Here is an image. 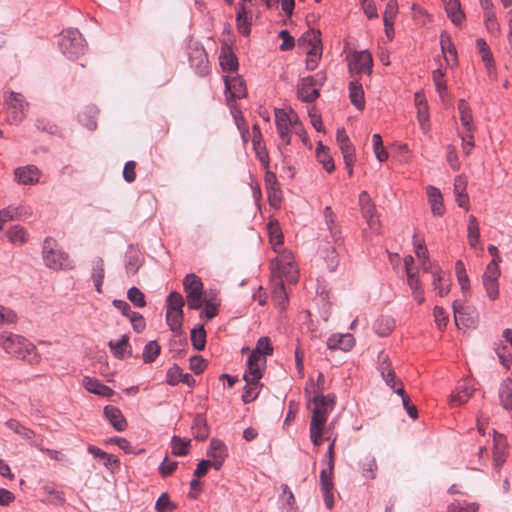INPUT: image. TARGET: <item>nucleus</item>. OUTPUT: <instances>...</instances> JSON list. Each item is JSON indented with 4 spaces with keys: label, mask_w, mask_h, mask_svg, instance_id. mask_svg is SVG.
Masks as SVG:
<instances>
[{
    "label": "nucleus",
    "mask_w": 512,
    "mask_h": 512,
    "mask_svg": "<svg viewBox=\"0 0 512 512\" xmlns=\"http://www.w3.org/2000/svg\"><path fill=\"white\" fill-rule=\"evenodd\" d=\"M0 346L6 353L29 363L38 362L36 347L26 338L11 332L0 334Z\"/></svg>",
    "instance_id": "f257e3e1"
},
{
    "label": "nucleus",
    "mask_w": 512,
    "mask_h": 512,
    "mask_svg": "<svg viewBox=\"0 0 512 512\" xmlns=\"http://www.w3.org/2000/svg\"><path fill=\"white\" fill-rule=\"evenodd\" d=\"M299 46L307 48L306 69L313 71L317 68L322 55L321 32L309 30L298 39Z\"/></svg>",
    "instance_id": "f03ea898"
},
{
    "label": "nucleus",
    "mask_w": 512,
    "mask_h": 512,
    "mask_svg": "<svg viewBox=\"0 0 512 512\" xmlns=\"http://www.w3.org/2000/svg\"><path fill=\"white\" fill-rule=\"evenodd\" d=\"M59 48L67 58L77 59L85 53V39L77 29H67L61 33Z\"/></svg>",
    "instance_id": "7ed1b4c3"
},
{
    "label": "nucleus",
    "mask_w": 512,
    "mask_h": 512,
    "mask_svg": "<svg viewBox=\"0 0 512 512\" xmlns=\"http://www.w3.org/2000/svg\"><path fill=\"white\" fill-rule=\"evenodd\" d=\"M57 242L52 237H46L43 241L42 257L45 265L53 270L71 268L67 253L56 249Z\"/></svg>",
    "instance_id": "20e7f679"
},
{
    "label": "nucleus",
    "mask_w": 512,
    "mask_h": 512,
    "mask_svg": "<svg viewBox=\"0 0 512 512\" xmlns=\"http://www.w3.org/2000/svg\"><path fill=\"white\" fill-rule=\"evenodd\" d=\"M187 305L190 310H198L203 305L204 288L200 277L190 273L183 279Z\"/></svg>",
    "instance_id": "39448f33"
},
{
    "label": "nucleus",
    "mask_w": 512,
    "mask_h": 512,
    "mask_svg": "<svg viewBox=\"0 0 512 512\" xmlns=\"http://www.w3.org/2000/svg\"><path fill=\"white\" fill-rule=\"evenodd\" d=\"M452 308L455 324L459 329L476 327L478 323V314L475 308L465 306L457 300L453 302Z\"/></svg>",
    "instance_id": "423d86ee"
},
{
    "label": "nucleus",
    "mask_w": 512,
    "mask_h": 512,
    "mask_svg": "<svg viewBox=\"0 0 512 512\" xmlns=\"http://www.w3.org/2000/svg\"><path fill=\"white\" fill-rule=\"evenodd\" d=\"M349 72L351 76L366 73L370 75L372 73L373 59L369 51H355L347 57Z\"/></svg>",
    "instance_id": "0eeeda50"
},
{
    "label": "nucleus",
    "mask_w": 512,
    "mask_h": 512,
    "mask_svg": "<svg viewBox=\"0 0 512 512\" xmlns=\"http://www.w3.org/2000/svg\"><path fill=\"white\" fill-rule=\"evenodd\" d=\"M6 105L10 122L18 124L24 119L28 103L25 101L22 94L11 92L9 97L6 99Z\"/></svg>",
    "instance_id": "6e6552de"
},
{
    "label": "nucleus",
    "mask_w": 512,
    "mask_h": 512,
    "mask_svg": "<svg viewBox=\"0 0 512 512\" xmlns=\"http://www.w3.org/2000/svg\"><path fill=\"white\" fill-rule=\"evenodd\" d=\"M359 204L361 207L362 215L365 218L369 228L378 233L380 230L379 216L377 214L375 204L372 202L369 194L366 191H362L360 193Z\"/></svg>",
    "instance_id": "1a4fd4ad"
},
{
    "label": "nucleus",
    "mask_w": 512,
    "mask_h": 512,
    "mask_svg": "<svg viewBox=\"0 0 512 512\" xmlns=\"http://www.w3.org/2000/svg\"><path fill=\"white\" fill-rule=\"evenodd\" d=\"M41 176V170L33 164L20 166L14 169V181L19 185H36L39 183Z\"/></svg>",
    "instance_id": "9d476101"
},
{
    "label": "nucleus",
    "mask_w": 512,
    "mask_h": 512,
    "mask_svg": "<svg viewBox=\"0 0 512 512\" xmlns=\"http://www.w3.org/2000/svg\"><path fill=\"white\" fill-rule=\"evenodd\" d=\"M275 125L279 137L285 145L291 144L292 119L291 112L288 113L284 109H275Z\"/></svg>",
    "instance_id": "9b49d317"
},
{
    "label": "nucleus",
    "mask_w": 512,
    "mask_h": 512,
    "mask_svg": "<svg viewBox=\"0 0 512 512\" xmlns=\"http://www.w3.org/2000/svg\"><path fill=\"white\" fill-rule=\"evenodd\" d=\"M312 401L315 405L312 417L318 415L320 419H323L321 425L325 426L328 415L334 409L336 404V396L334 394L313 396Z\"/></svg>",
    "instance_id": "f8f14e48"
},
{
    "label": "nucleus",
    "mask_w": 512,
    "mask_h": 512,
    "mask_svg": "<svg viewBox=\"0 0 512 512\" xmlns=\"http://www.w3.org/2000/svg\"><path fill=\"white\" fill-rule=\"evenodd\" d=\"M224 84L227 101L242 99L247 96L246 83L240 75L225 76Z\"/></svg>",
    "instance_id": "ddd939ff"
},
{
    "label": "nucleus",
    "mask_w": 512,
    "mask_h": 512,
    "mask_svg": "<svg viewBox=\"0 0 512 512\" xmlns=\"http://www.w3.org/2000/svg\"><path fill=\"white\" fill-rule=\"evenodd\" d=\"M264 182L268 193V201L273 208H279L282 202V191L274 172L266 170Z\"/></svg>",
    "instance_id": "4468645a"
},
{
    "label": "nucleus",
    "mask_w": 512,
    "mask_h": 512,
    "mask_svg": "<svg viewBox=\"0 0 512 512\" xmlns=\"http://www.w3.org/2000/svg\"><path fill=\"white\" fill-rule=\"evenodd\" d=\"M317 82L313 76H307L301 79V83L298 85L297 97L302 102L312 103L317 100L320 96L318 89L314 88Z\"/></svg>",
    "instance_id": "2eb2a0df"
},
{
    "label": "nucleus",
    "mask_w": 512,
    "mask_h": 512,
    "mask_svg": "<svg viewBox=\"0 0 512 512\" xmlns=\"http://www.w3.org/2000/svg\"><path fill=\"white\" fill-rule=\"evenodd\" d=\"M260 362L266 363V359L260 357L256 353L251 352L247 360V370L244 373V380L246 383H256L262 378V370L260 368Z\"/></svg>",
    "instance_id": "dca6fc26"
},
{
    "label": "nucleus",
    "mask_w": 512,
    "mask_h": 512,
    "mask_svg": "<svg viewBox=\"0 0 512 512\" xmlns=\"http://www.w3.org/2000/svg\"><path fill=\"white\" fill-rule=\"evenodd\" d=\"M189 63L198 75L205 76L209 73V60L203 48H196L189 54Z\"/></svg>",
    "instance_id": "f3484780"
},
{
    "label": "nucleus",
    "mask_w": 512,
    "mask_h": 512,
    "mask_svg": "<svg viewBox=\"0 0 512 512\" xmlns=\"http://www.w3.org/2000/svg\"><path fill=\"white\" fill-rule=\"evenodd\" d=\"M103 414L116 431L123 432L127 429V420L118 407L107 405L104 407Z\"/></svg>",
    "instance_id": "a211bd4d"
},
{
    "label": "nucleus",
    "mask_w": 512,
    "mask_h": 512,
    "mask_svg": "<svg viewBox=\"0 0 512 512\" xmlns=\"http://www.w3.org/2000/svg\"><path fill=\"white\" fill-rule=\"evenodd\" d=\"M355 345L354 336L350 333L346 334H333L327 340V347L330 350L349 351Z\"/></svg>",
    "instance_id": "6ab92c4d"
},
{
    "label": "nucleus",
    "mask_w": 512,
    "mask_h": 512,
    "mask_svg": "<svg viewBox=\"0 0 512 512\" xmlns=\"http://www.w3.org/2000/svg\"><path fill=\"white\" fill-rule=\"evenodd\" d=\"M219 63L224 72L233 73L236 72L239 67L238 59L232 51V48L228 45L221 47Z\"/></svg>",
    "instance_id": "aec40b11"
},
{
    "label": "nucleus",
    "mask_w": 512,
    "mask_h": 512,
    "mask_svg": "<svg viewBox=\"0 0 512 512\" xmlns=\"http://www.w3.org/2000/svg\"><path fill=\"white\" fill-rule=\"evenodd\" d=\"M474 388L470 381H464L459 384L456 390L452 393L450 403L452 406H459L467 402L474 393Z\"/></svg>",
    "instance_id": "412c9836"
},
{
    "label": "nucleus",
    "mask_w": 512,
    "mask_h": 512,
    "mask_svg": "<svg viewBox=\"0 0 512 512\" xmlns=\"http://www.w3.org/2000/svg\"><path fill=\"white\" fill-rule=\"evenodd\" d=\"M427 194L432 214L438 217L443 216L445 213V207L441 191L434 186H428Z\"/></svg>",
    "instance_id": "4be33fe9"
},
{
    "label": "nucleus",
    "mask_w": 512,
    "mask_h": 512,
    "mask_svg": "<svg viewBox=\"0 0 512 512\" xmlns=\"http://www.w3.org/2000/svg\"><path fill=\"white\" fill-rule=\"evenodd\" d=\"M83 385L85 389L93 394L102 396V397H111L114 395V390L109 386L101 383L99 380L91 377L83 378Z\"/></svg>",
    "instance_id": "5701e85b"
},
{
    "label": "nucleus",
    "mask_w": 512,
    "mask_h": 512,
    "mask_svg": "<svg viewBox=\"0 0 512 512\" xmlns=\"http://www.w3.org/2000/svg\"><path fill=\"white\" fill-rule=\"evenodd\" d=\"M467 181L462 176H457L454 180V195L455 201L458 206L464 208L465 210L469 209V196L466 193Z\"/></svg>",
    "instance_id": "b1692460"
},
{
    "label": "nucleus",
    "mask_w": 512,
    "mask_h": 512,
    "mask_svg": "<svg viewBox=\"0 0 512 512\" xmlns=\"http://www.w3.org/2000/svg\"><path fill=\"white\" fill-rule=\"evenodd\" d=\"M349 99L351 103L360 111L365 108L364 90L358 79L349 83Z\"/></svg>",
    "instance_id": "393cba45"
},
{
    "label": "nucleus",
    "mask_w": 512,
    "mask_h": 512,
    "mask_svg": "<svg viewBox=\"0 0 512 512\" xmlns=\"http://www.w3.org/2000/svg\"><path fill=\"white\" fill-rule=\"evenodd\" d=\"M99 114V110L94 105L86 106L83 111H81L78 115L79 122L93 131L97 128V116Z\"/></svg>",
    "instance_id": "a878e982"
},
{
    "label": "nucleus",
    "mask_w": 512,
    "mask_h": 512,
    "mask_svg": "<svg viewBox=\"0 0 512 512\" xmlns=\"http://www.w3.org/2000/svg\"><path fill=\"white\" fill-rule=\"evenodd\" d=\"M236 22L239 32L244 36H248L251 32L252 21L251 17L248 16L246 6L242 3H238Z\"/></svg>",
    "instance_id": "bb28decb"
},
{
    "label": "nucleus",
    "mask_w": 512,
    "mask_h": 512,
    "mask_svg": "<svg viewBox=\"0 0 512 512\" xmlns=\"http://www.w3.org/2000/svg\"><path fill=\"white\" fill-rule=\"evenodd\" d=\"M191 430L194 438L198 441H205L209 437V426L205 417L201 414L195 416Z\"/></svg>",
    "instance_id": "cd10ccee"
},
{
    "label": "nucleus",
    "mask_w": 512,
    "mask_h": 512,
    "mask_svg": "<svg viewBox=\"0 0 512 512\" xmlns=\"http://www.w3.org/2000/svg\"><path fill=\"white\" fill-rule=\"evenodd\" d=\"M444 2L447 16L456 26L461 25L465 18V15L461 9L460 0H444Z\"/></svg>",
    "instance_id": "c85d7f7f"
},
{
    "label": "nucleus",
    "mask_w": 512,
    "mask_h": 512,
    "mask_svg": "<svg viewBox=\"0 0 512 512\" xmlns=\"http://www.w3.org/2000/svg\"><path fill=\"white\" fill-rule=\"evenodd\" d=\"M105 277V263L101 257L93 261L91 279L98 293H102V285Z\"/></svg>",
    "instance_id": "c756f323"
},
{
    "label": "nucleus",
    "mask_w": 512,
    "mask_h": 512,
    "mask_svg": "<svg viewBox=\"0 0 512 512\" xmlns=\"http://www.w3.org/2000/svg\"><path fill=\"white\" fill-rule=\"evenodd\" d=\"M324 218L326 225L330 231V235L335 243L341 241V229L336 223V214L330 206L324 208Z\"/></svg>",
    "instance_id": "7c9ffc66"
},
{
    "label": "nucleus",
    "mask_w": 512,
    "mask_h": 512,
    "mask_svg": "<svg viewBox=\"0 0 512 512\" xmlns=\"http://www.w3.org/2000/svg\"><path fill=\"white\" fill-rule=\"evenodd\" d=\"M6 236L10 243L16 246H22L28 242L29 235L26 229L20 225H14L6 231Z\"/></svg>",
    "instance_id": "2f4dec72"
},
{
    "label": "nucleus",
    "mask_w": 512,
    "mask_h": 512,
    "mask_svg": "<svg viewBox=\"0 0 512 512\" xmlns=\"http://www.w3.org/2000/svg\"><path fill=\"white\" fill-rule=\"evenodd\" d=\"M395 328V320L390 316H380L373 324L376 334L381 337L388 336Z\"/></svg>",
    "instance_id": "473e14b6"
},
{
    "label": "nucleus",
    "mask_w": 512,
    "mask_h": 512,
    "mask_svg": "<svg viewBox=\"0 0 512 512\" xmlns=\"http://www.w3.org/2000/svg\"><path fill=\"white\" fill-rule=\"evenodd\" d=\"M458 111L460 113V121L464 127V130L470 131L475 130L473 125L472 110L469 104L464 99L458 101Z\"/></svg>",
    "instance_id": "72a5a7b5"
},
{
    "label": "nucleus",
    "mask_w": 512,
    "mask_h": 512,
    "mask_svg": "<svg viewBox=\"0 0 512 512\" xmlns=\"http://www.w3.org/2000/svg\"><path fill=\"white\" fill-rule=\"evenodd\" d=\"M323 419H320L318 415L311 418L310 422V439L314 446L318 447L323 441L324 426L321 425Z\"/></svg>",
    "instance_id": "f704fd0d"
},
{
    "label": "nucleus",
    "mask_w": 512,
    "mask_h": 512,
    "mask_svg": "<svg viewBox=\"0 0 512 512\" xmlns=\"http://www.w3.org/2000/svg\"><path fill=\"white\" fill-rule=\"evenodd\" d=\"M432 284L441 297L446 296L450 291L449 279L445 278V273L441 268L433 272Z\"/></svg>",
    "instance_id": "c9c22d12"
},
{
    "label": "nucleus",
    "mask_w": 512,
    "mask_h": 512,
    "mask_svg": "<svg viewBox=\"0 0 512 512\" xmlns=\"http://www.w3.org/2000/svg\"><path fill=\"white\" fill-rule=\"evenodd\" d=\"M316 155L318 161L323 165V168L331 173L335 170L333 158L329 154V148L324 146L321 141L317 144Z\"/></svg>",
    "instance_id": "e433bc0d"
},
{
    "label": "nucleus",
    "mask_w": 512,
    "mask_h": 512,
    "mask_svg": "<svg viewBox=\"0 0 512 512\" xmlns=\"http://www.w3.org/2000/svg\"><path fill=\"white\" fill-rule=\"evenodd\" d=\"M23 207L9 205L0 210V222L4 226L5 223L14 220H21L24 216Z\"/></svg>",
    "instance_id": "4c0bfd02"
},
{
    "label": "nucleus",
    "mask_w": 512,
    "mask_h": 512,
    "mask_svg": "<svg viewBox=\"0 0 512 512\" xmlns=\"http://www.w3.org/2000/svg\"><path fill=\"white\" fill-rule=\"evenodd\" d=\"M359 466L362 470V475L364 478L369 480H373L376 478V471L378 467L374 456H365L363 459L360 460Z\"/></svg>",
    "instance_id": "58836bf2"
},
{
    "label": "nucleus",
    "mask_w": 512,
    "mask_h": 512,
    "mask_svg": "<svg viewBox=\"0 0 512 512\" xmlns=\"http://www.w3.org/2000/svg\"><path fill=\"white\" fill-rule=\"evenodd\" d=\"M467 238L470 247L476 249L480 241V228L474 215L469 216Z\"/></svg>",
    "instance_id": "ea45409f"
},
{
    "label": "nucleus",
    "mask_w": 512,
    "mask_h": 512,
    "mask_svg": "<svg viewBox=\"0 0 512 512\" xmlns=\"http://www.w3.org/2000/svg\"><path fill=\"white\" fill-rule=\"evenodd\" d=\"M499 398L505 409L512 410V380L507 378L499 388Z\"/></svg>",
    "instance_id": "a19ab883"
},
{
    "label": "nucleus",
    "mask_w": 512,
    "mask_h": 512,
    "mask_svg": "<svg viewBox=\"0 0 512 512\" xmlns=\"http://www.w3.org/2000/svg\"><path fill=\"white\" fill-rule=\"evenodd\" d=\"M191 343L195 350L202 351L206 344V331L203 325H198L191 330Z\"/></svg>",
    "instance_id": "79ce46f5"
},
{
    "label": "nucleus",
    "mask_w": 512,
    "mask_h": 512,
    "mask_svg": "<svg viewBox=\"0 0 512 512\" xmlns=\"http://www.w3.org/2000/svg\"><path fill=\"white\" fill-rule=\"evenodd\" d=\"M291 119H292V129L294 130L295 134L301 139L302 143L311 148L312 144L309 140L308 134L305 130V127L303 126L302 122L300 121L298 115L296 112L291 110Z\"/></svg>",
    "instance_id": "37998d69"
},
{
    "label": "nucleus",
    "mask_w": 512,
    "mask_h": 512,
    "mask_svg": "<svg viewBox=\"0 0 512 512\" xmlns=\"http://www.w3.org/2000/svg\"><path fill=\"white\" fill-rule=\"evenodd\" d=\"M167 312H173V313H183V306L185 305V301L183 296L176 291H172L167 299Z\"/></svg>",
    "instance_id": "c03bdc74"
},
{
    "label": "nucleus",
    "mask_w": 512,
    "mask_h": 512,
    "mask_svg": "<svg viewBox=\"0 0 512 512\" xmlns=\"http://www.w3.org/2000/svg\"><path fill=\"white\" fill-rule=\"evenodd\" d=\"M207 455H208V457H210L212 459L218 458V456H221L222 458H227L228 457V448L222 440L213 438L210 441Z\"/></svg>",
    "instance_id": "a18cd8bd"
},
{
    "label": "nucleus",
    "mask_w": 512,
    "mask_h": 512,
    "mask_svg": "<svg viewBox=\"0 0 512 512\" xmlns=\"http://www.w3.org/2000/svg\"><path fill=\"white\" fill-rule=\"evenodd\" d=\"M161 353V346L158 344L157 341L152 340L149 341L143 349L142 357L143 361L146 364L152 363L156 360V358Z\"/></svg>",
    "instance_id": "49530a36"
},
{
    "label": "nucleus",
    "mask_w": 512,
    "mask_h": 512,
    "mask_svg": "<svg viewBox=\"0 0 512 512\" xmlns=\"http://www.w3.org/2000/svg\"><path fill=\"white\" fill-rule=\"evenodd\" d=\"M191 440L182 439L174 435L171 439L172 454L175 456H186L189 453Z\"/></svg>",
    "instance_id": "de8ad7c7"
},
{
    "label": "nucleus",
    "mask_w": 512,
    "mask_h": 512,
    "mask_svg": "<svg viewBox=\"0 0 512 512\" xmlns=\"http://www.w3.org/2000/svg\"><path fill=\"white\" fill-rule=\"evenodd\" d=\"M108 346L117 359H124L125 350L129 346V336L124 334L118 341H110Z\"/></svg>",
    "instance_id": "09e8293b"
},
{
    "label": "nucleus",
    "mask_w": 512,
    "mask_h": 512,
    "mask_svg": "<svg viewBox=\"0 0 512 512\" xmlns=\"http://www.w3.org/2000/svg\"><path fill=\"white\" fill-rule=\"evenodd\" d=\"M440 46L441 51L445 55L448 53L453 61L457 60V50L453 44L450 35L446 31H442L440 34Z\"/></svg>",
    "instance_id": "8fccbe9b"
},
{
    "label": "nucleus",
    "mask_w": 512,
    "mask_h": 512,
    "mask_svg": "<svg viewBox=\"0 0 512 512\" xmlns=\"http://www.w3.org/2000/svg\"><path fill=\"white\" fill-rule=\"evenodd\" d=\"M479 505L477 503H468L466 501L455 500L448 507V512H478Z\"/></svg>",
    "instance_id": "3c124183"
},
{
    "label": "nucleus",
    "mask_w": 512,
    "mask_h": 512,
    "mask_svg": "<svg viewBox=\"0 0 512 512\" xmlns=\"http://www.w3.org/2000/svg\"><path fill=\"white\" fill-rule=\"evenodd\" d=\"M281 489L282 495L280 498L284 502L285 509L287 510V512H298V507L296 506L294 494L289 489V486L287 484H282Z\"/></svg>",
    "instance_id": "603ef678"
},
{
    "label": "nucleus",
    "mask_w": 512,
    "mask_h": 512,
    "mask_svg": "<svg viewBox=\"0 0 512 512\" xmlns=\"http://www.w3.org/2000/svg\"><path fill=\"white\" fill-rule=\"evenodd\" d=\"M398 13V2L397 0H389L386 4V8L383 15V21L385 27H392L394 25V19Z\"/></svg>",
    "instance_id": "864d4df0"
},
{
    "label": "nucleus",
    "mask_w": 512,
    "mask_h": 512,
    "mask_svg": "<svg viewBox=\"0 0 512 512\" xmlns=\"http://www.w3.org/2000/svg\"><path fill=\"white\" fill-rule=\"evenodd\" d=\"M455 272L457 276V280L463 292L469 291L470 282L468 275L466 273L465 265L461 260H458L455 264Z\"/></svg>",
    "instance_id": "5fc2aeb1"
},
{
    "label": "nucleus",
    "mask_w": 512,
    "mask_h": 512,
    "mask_svg": "<svg viewBox=\"0 0 512 512\" xmlns=\"http://www.w3.org/2000/svg\"><path fill=\"white\" fill-rule=\"evenodd\" d=\"M5 424L10 430L21 435L25 439H32L35 435L31 429L21 425L20 422L15 419H9Z\"/></svg>",
    "instance_id": "6e6d98bb"
},
{
    "label": "nucleus",
    "mask_w": 512,
    "mask_h": 512,
    "mask_svg": "<svg viewBox=\"0 0 512 512\" xmlns=\"http://www.w3.org/2000/svg\"><path fill=\"white\" fill-rule=\"evenodd\" d=\"M251 352L256 353L257 355H260V357H265L273 354V346L270 342L269 337H261L257 341L255 349H253Z\"/></svg>",
    "instance_id": "4d7b16f0"
},
{
    "label": "nucleus",
    "mask_w": 512,
    "mask_h": 512,
    "mask_svg": "<svg viewBox=\"0 0 512 512\" xmlns=\"http://www.w3.org/2000/svg\"><path fill=\"white\" fill-rule=\"evenodd\" d=\"M127 298L134 306L138 308H143L146 306L144 293L135 286L128 289Z\"/></svg>",
    "instance_id": "13d9d810"
},
{
    "label": "nucleus",
    "mask_w": 512,
    "mask_h": 512,
    "mask_svg": "<svg viewBox=\"0 0 512 512\" xmlns=\"http://www.w3.org/2000/svg\"><path fill=\"white\" fill-rule=\"evenodd\" d=\"M262 385L258 382L256 383H247L244 387L243 394H242V401L245 404L253 402L258 394H259V387Z\"/></svg>",
    "instance_id": "bf43d9fd"
},
{
    "label": "nucleus",
    "mask_w": 512,
    "mask_h": 512,
    "mask_svg": "<svg viewBox=\"0 0 512 512\" xmlns=\"http://www.w3.org/2000/svg\"><path fill=\"white\" fill-rule=\"evenodd\" d=\"M272 297L275 301H277L278 306H280L282 309L285 308L288 298L282 280H279V282L275 284V287L272 291Z\"/></svg>",
    "instance_id": "052dcab7"
},
{
    "label": "nucleus",
    "mask_w": 512,
    "mask_h": 512,
    "mask_svg": "<svg viewBox=\"0 0 512 512\" xmlns=\"http://www.w3.org/2000/svg\"><path fill=\"white\" fill-rule=\"evenodd\" d=\"M177 508L167 493H162L155 503V510L157 512H171Z\"/></svg>",
    "instance_id": "680f3d73"
},
{
    "label": "nucleus",
    "mask_w": 512,
    "mask_h": 512,
    "mask_svg": "<svg viewBox=\"0 0 512 512\" xmlns=\"http://www.w3.org/2000/svg\"><path fill=\"white\" fill-rule=\"evenodd\" d=\"M372 143H373V148H374L376 158L380 162L386 161L388 159V152L385 150V148L383 146V141H382L381 135L373 134Z\"/></svg>",
    "instance_id": "e2e57ef3"
},
{
    "label": "nucleus",
    "mask_w": 512,
    "mask_h": 512,
    "mask_svg": "<svg viewBox=\"0 0 512 512\" xmlns=\"http://www.w3.org/2000/svg\"><path fill=\"white\" fill-rule=\"evenodd\" d=\"M267 228H268V232H269L270 242L273 245H282L283 244V234L279 227L278 222L270 221L267 224Z\"/></svg>",
    "instance_id": "0e129e2a"
},
{
    "label": "nucleus",
    "mask_w": 512,
    "mask_h": 512,
    "mask_svg": "<svg viewBox=\"0 0 512 512\" xmlns=\"http://www.w3.org/2000/svg\"><path fill=\"white\" fill-rule=\"evenodd\" d=\"M413 246L417 258L420 261H428L429 254L424 239H419L416 234L413 235Z\"/></svg>",
    "instance_id": "69168bd1"
},
{
    "label": "nucleus",
    "mask_w": 512,
    "mask_h": 512,
    "mask_svg": "<svg viewBox=\"0 0 512 512\" xmlns=\"http://www.w3.org/2000/svg\"><path fill=\"white\" fill-rule=\"evenodd\" d=\"M182 369L178 364H173L166 373V382L170 386H176L181 381Z\"/></svg>",
    "instance_id": "338daca9"
},
{
    "label": "nucleus",
    "mask_w": 512,
    "mask_h": 512,
    "mask_svg": "<svg viewBox=\"0 0 512 512\" xmlns=\"http://www.w3.org/2000/svg\"><path fill=\"white\" fill-rule=\"evenodd\" d=\"M324 261L326 263V267L329 272H334L339 265V256L335 250V248L330 247L326 249V254L324 256Z\"/></svg>",
    "instance_id": "774afa93"
}]
</instances>
